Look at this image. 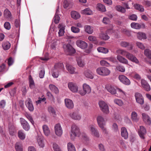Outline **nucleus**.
<instances>
[{
    "instance_id": "1",
    "label": "nucleus",
    "mask_w": 151,
    "mask_h": 151,
    "mask_svg": "<svg viewBox=\"0 0 151 151\" xmlns=\"http://www.w3.org/2000/svg\"><path fill=\"white\" fill-rule=\"evenodd\" d=\"M116 52L118 54L125 56L127 58L133 62L137 64L139 63L138 60L134 56L125 50L119 49L116 50Z\"/></svg>"
},
{
    "instance_id": "2",
    "label": "nucleus",
    "mask_w": 151,
    "mask_h": 151,
    "mask_svg": "<svg viewBox=\"0 0 151 151\" xmlns=\"http://www.w3.org/2000/svg\"><path fill=\"white\" fill-rule=\"evenodd\" d=\"M96 120L98 124L99 127L101 129L102 132L107 134V132L105 127L106 122L104 118L101 115L98 116L96 118Z\"/></svg>"
},
{
    "instance_id": "3",
    "label": "nucleus",
    "mask_w": 151,
    "mask_h": 151,
    "mask_svg": "<svg viewBox=\"0 0 151 151\" xmlns=\"http://www.w3.org/2000/svg\"><path fill=\"white\" fill-rule=\"evenodd\" d=\"M81 134L80 130L75 124H73L71 128L70 135L71 138L73 140L76 137H79Z\"/></svg>"
},
{
    "instance_id": "4",
    "label": "nucleus",
    "mask_w": 151,
    "mask_h": 151,
    "mask_svg": "<svg viewBox=\"0 0 151 151\" xmlns=\"http://www.w3.org/2000/svg\"><path fill=\"white\" fill-rule=\"evenodd\" d=\"M64 69V65L62 63H60L56 64L52 72V74L53 77L58 78L59 76V70H63Z\"/></svg>"
},
{
    "instance_id": "5",
    "label": "nucleus",
    "mask_w": 151,
    "mask_h": 151,
    "mask_svg": "<svg viewBox=\"0 0 151 151\" xmlns=\"http://www.w3.org/2000/svg\"><path fill=\"white\" fill-rule=\"evenodd\" d=\"M96 72L99 75L106 76L109 75L111 71L108 68L104 67H99L96 69Z\"/></svg>"
},
{
    "instance_id": "6",
    "label": "nucleus",
    "mask_w": 151,
    "mask_h": 151,
    "mask_svg": "<svg viewBox=\"0 0 151 151\" xmlns=\"http://www.w3.org/2000/svg\"><path fill=\"white\" fill-rule=\"evenodd\" d=\"M63 47L65 52L67 55H71L75 52V50L69 44H64Z\"/></svg>"
},
{
    "instance_id": "7",
    "label": "nucleus",
    "mask_w": 151,
    "mask_h": 151,
    "mask_svg": "<svg viewBox=\"0 0 151 151\" xmlns=\"http://www.w3.org/2000/svg\"><path fill=\"white\" fill-rule=\"evenodd\" d=\"M83 91H79V93L82 96H84L86 94H89L91 91V88L90 86L86 83L83 85Z\"/></svg>"
},
{
    "instance_id": "8",
    "label": "nucleus",
    "mask_w": 151,
    "mask_h": 151,
    "mask_svg": "<svg viewBox=\"0 0 151 151\" xmlns=\"http://www.w3.org/2000/svg\"><path fill=\"white\" fill-rule=\"evenodd\" d=\"M99 105L102 111L105 114H108L109 112L108 105L104 101H100Z\"/></svg>"
},
{
    "instance_id": "9",
    "label": "nucleus",
    "mask_w": 151,
    "mask_h": 151,
    "mask_svg": "<svg viewBox=\"0 0 151 151\" xmlns=\"http://www.w3.org/2000/svg\"><path fill=\"white\" fill-rule=\"evenodd\" d=\"M91 134L93 136L96 137H99L100 134L99 132L95 127V125L91 124L89 127Z\"/></svg>"
},
{
    "instance_id": "10",
    "label": "nucleus",
    "mask_w": 151,
    "mask_h": 151,
    "mask_svg": "<svg viewBox=\"0 0 151 151\" xmlns=\"http://www.w3.org/2000/svg\"><path fill=\"white\" fill-rule=\"evenodd\" d=\"M68 87L70 90L73 93H77L78 91V87L75 83L69 82L68 84Z\"/></svg>"
},
{
    "instance_id": "11",
    "label": "nucleus",
    "mask_w": 151,
    "mask_h": 151,
    "mask_svg": "<svg viewBox=\"0 0 151 151\" xmlns=\"http://www.w3.org/2000/svg\"><path fill=\"white\" fill-rule=\"evenodd\" d=\"M55 134L59 137H60L62 134L63 130L62 127L60 124H58L55 126Z\"/></svg>"
},
{
    "instance_id": "12",
    "label": "nucleus",
    "mask_w": 151,
    "mask_h": 151,
    "mask_svg": "<svg viewBox=\"0 0 151 151\" xmlns=\"http://www.w3.org/2000/svg\"><path fill=\"white\" fill-rule=\"evenodd\" d=\"M119 79L121 82L126 85H129L130 84L131 82L130 80L124 75H119Z\"/></svg>"
},
{
    "instance_id": "13",
    "label": "nucleus",
    "mask_w": 151,
    "mask_h": 151,
    "mask_svg": "<svg viewBox=\"0 0 151 151\" xmlns=\"http://www.w3.org/2000/svg\"><path fill=\"white\" fill-rule=\"evenodd\" d=\"M69 116L73 119L80 120L81 118V115L76 112H71L69 114Z\"/></svg>"
},
{
    "instance_id": "14",
    "label": "nucleus",
    "mask_w": 151,
    "mask_h": 151,
    "mask_svg": "<svg viewBox=\"0 0 151 151\" xmlns=\"http://www.w3.org/2000/svg\"><path fill=\"white\" fill-rule=\"evenodd\" d=\"M135 97L136 102L141 105L143 104L144 103V100L142 95L140 93H135Z\"/></svg>"
},
{
    "instance_id": "15",
    "label": "nucleus",
    "mask_w": 151,
    "mask_h": 151,
    "mask_svg": "<svg viewBox=\"0 0 151 151\" xmlns=\"http://www.w3.org/2000/svg\"><path fill=\"white\" fill-rule=\"evenodd\" d=\"M20 119L23 128L26 131H28L30 128V127L28 122L23 118H20Z\"/></svg>"
},
{
    "instance_id": "16",
    "label": "nucleus",
    "mask_w": 151,
    "mask_h": 151,
    "mask_svg": "<svg viewBox=\"0 0 151 151\" xmlns=\"http://www.w3.org/2000/svg\"><path fill=\"white\" fill-rule=\"evenodd\" d=\"M141 83L142 87L145 90L148 91L150 90V87L146 81L144 79H142Z\"/></svg>"
},
{
    "instance_id": "17",
    "label": "nucleus",
    "mask_w": 151,
    "mask_h": 151,
    "mask_svg": "<svg viewBox=\"0 0 151 151\" xmlns=\"http://www.w3.org/2000/svg\"><path fill=\"white\" fill-rule=\"evenodd\" d=\"M76 44L78 47L83 49H85L88 46V44L86 42L81 40H77Z\"/></svg>"
},
{
    "instance_id": "18",
    "label": "nucleus",
    "mask_w": 151,
    "mask_h": 151,
    "mask_svg": "<svg viewBox=\"0 0 151 151\" xmlns=\"http://www.w3.org/2000/svg\"><path fill=\"white\" fill-rule=\"evenodd\" d=\"M25 104L29 111H32L34 110V107L30 99H28L26 101Z\"/></svg>"
},
{
    "instance_id": "19",
    "label": "nucleus",
    "mask_w": 151,
    "mask_h": 151,
    "mask_svg": "<svg viewBox=\"0 0 151 151\" xmlns=\"http://www.w3.org/2000/svg\"><path fill=\"white\" fill-rule=\"evenodd\" d=\"M66 106L68 109H71L74 107V104L73 101L70 99H66L64 100Z\"/></svg>"
},
{
    "instance_id": "20",
    "label": "nucleus",
    "mask_w": 151,
    "mask_h": 151,
    "mask_svg": "<svg viewBox=\"0 0 151 151\" xmlns=\"http://www.w3.org/2000/svg\"><path fill=\"white\" fill-rule=\"evenodd\" d=\"M106 88L111 94L114 95L116 94V90L113 86L110 85H108L106 86Z\"/></svg>"
},
{
    "instance_id": "21",
    "label": "nucleus",
    "mask_w": 151,
    "mask_h": 151,
    "mask_svg": "<svg viewBox=\"0 0 151 151\" xmlns=\"http://www.w3.org/2000/svg\"><path fill=\"white\" fill-rule=\"evenodd\" d=\"M65 25L63 23L59 24L58 28L59 29L58 33L59 36H61L63 35L65 32Z\"/></svg>"
},
{
    "instance_id": "22",
    "label": "nucleus",
    "mask_w": 151,
    "mask_h": 151,
    "mask_svg": "<svg viewBox=\"0 0 151 151\" xmlns=\"http://www.w3.org/2000/svg\"><path fill=\"white\" fill-rule=\"evenodd\" d=\"M131 26L132 28L136 29H139L141 28H145V25L143 23L139 24L138 23L133 22L131 23Z\"/></svg>"
},
{
    "instance_id": "23",
    "label": "nucleus",
    "mask_w": 151,
    "mask_h": 151,
    "mask_svg": "<svg viewBox=\"0 0 151 151\" xmlns=\"http://www.w3.org/2000/svg\"><path fill=\"white\" fill-rule=\"evenodd\" d=\"M85 76L87 78L92 79L93 78V75L92 71L88 69L85 70L83 73Z\"/></svg>"
},
{
    "instance_id": "24",
    "label": "nucleus",
    "mask_w": 151,
    "mask_h": 151,
    "mask_svg": "<svg viewBox=\"0 0 151 151\" xmlns=\"http://www.w3.org/2000/svg\"><path fill=\"white\" fill-rule=\"evenodd\" d=\"M143 121L147 124L150 125L151 124V120L150 117L145 113L142 114Z\"/></svg>"
},
{
    "instance_id": "25",
    "label": "nucleus",
    "mask_w": 151,
    "mask_h": 151,
    "mask_svg": "<svg viewBox=\"0 0 151 151\" xmlns=\"http://www.w3.org/2000/svg\"><path fill=\"white\" fill-rule=\"evenodd\" d=\"M146 130L144 127L142 126L140 127V129L138 132V133L141 138L143 139L144 138V135L146 133Z\"/></svg>"
},
{
    "instance_id": "26",
    "label": "nucleus",
    "mask_w": 151,
    "mask_h": 151,
    "mask_svg": "<svg viewBox=\"0 0 151 151\" xmlns=\"http://www.w3.org/2000/svg\"><path fill=\"white\" fill-rule=\"evenodd\" d=\"M29 86L30 88L33 90H35L36 88H35V83L32 76L30 75L29 76Z\"/></svg>"
},
{
    "instance_id": "27",
    "label": "nucleus",
    "mask_w": 151,
    "mask_h": 151,
    "mask_svg": "<svg viewBox=\"0 0 151 151\" xmlns=\"http://www.w3.org/2000/svg\"><path fill=\"white\" fill-rule=\"evenodd\" d=\"M116 58L121 63L125 64L128 65V60L124 58L121 55H118L117 56Z\"/></svg>"
},
{
    "instance_id": "28",
    "label": "nucleus",
    "mask_w": 151,
    "mask_h": 151,
    "mask_svg": "<svg viewBox=\"0 0 151 151\" xmlns=\"http://www.w3.org/2000/svg\"><path fill=\"white\" fill-rule=\"evenodd\" d=\"M66 68L68 72L70 74H76L77 73L75 71V68L71 65L68 64L66 65Z\"/></svg>"
},
{
    "instance_id": "29",
    "label": "nucleus",
    "mask_w": 151,
    "mask_h": 151,
    "mask_svg": "<svg viewBox=\"0 0 151 151\" xmlns=\"http://www.w3.org/2000/svg\"><path fill=\"white\" fill-rule=\"evenodd\" d=\"M121 135L122 137L125 139L128 138V133L127 129L125 127H122L121 129Z\"/></svg>"
},
{
    "instance_id": "30",
    "label": "nucleus",
    "mask_w": 151,
    "mask_h": 151,
    "mask_svg": "<svg viewBox=\"0 0 151 151\" xmlns=\"http://www.w3.org/2000/svg\"><path fill=\"white\" fill-rule=\"evenodd\" d=\"M42 128L44 134L46 136H48L50 133V131L48 127L46 125H44L42 126Z\"/></svg>"
},
{
    "instance_id": "31",
    "label": "nucleus",
    "mask_w": 151,
    "mask_h": 151,
    "mask_svg": "<svg viewBox=\"0 0 151 151\" xmlns=\"http://www.w3.org/2000/svg\"><path fill=\"white\" fill-rule=\"evenodd\" d=\"M131 119L133 122H137L139 119L137 113L135 111H132L131 114Z\"/></svg>"
},
{
    "instance_id": "32",
    "label": "nucleus",
    "mask_w": 151,
    "mask_h": 151,
    "mask_svg": "<svg viewBox=\"0 0 151 151\" xmlns=\"http://www.w3.org/2000/svg\"><path fill=\"white\" fill-rule=\"evenodd\" d=\"M120 45L122 47H127L129 50H131L132 49V45L127 42L124 41L120 43Z\"/></svg>"
},
{
    "instance_id": "33",
    "label": "nucleus",
    "mask_w": 151,
    "mask_h": 151,
    "mask_svg": "<svg viewBox=\"0 0 151 151\" xmlns=\"http://www.w3.org/2000/svg\"><path fill=\"white\" fill-rule=\"evenodd\" d=\"M37 142L39 146L40 147L43 148L45 146L44 139L42 136H38L37 138Z\"/></svg>"
},
{
    "instance_id": "34",
    "label": "nucleus",
    "mask_w": 151,
    "mask_h": 151,
    "mask_svg": "<svg viewBox=\"0 0 151 151\" xmlns=\"http://www.w3.org/2000/svg\"><path fill=\"white\" fill-rule=\"evenodd\" d=\"M71 17L75 19H79L81 17L80 14L75 11H72L71 13Z\"/></svg>"
},
{
    "instance_id": "35",
    "label": "nucleus",
    "mask_w": 151,
    "mask_h": 151,
    "mask_svg": "<svg viewBox=\"0 0 151 151\" xmlns=\"http://www.w3.org/2000/svg\"><path fill=\"white\" fill-rule=\"evenodd\" d=\"M15 147L16 151H23L22 145L21 142H16Z\"/></svg>"
},
{
    "instance_id": "36",
    "label": "nucleus",
    "mask_w": 151,
    "mask_h": 151,
    "mask_svg": "<svg viewBox=\"0 0 151 151\" xmlns=\"http://www.w3.org/2000/svg\"><path fill=\"white\" fill-rule=\"evenodd\" d=\"M96 9L99 11L102 12L106 11V9L105 6L101 4H98L97 5Z\"/></svg>"
},
{
    "instance_id": "37",
    "label": "nucleus",
    "mask_w": 151,
    "mask_h": 151,
    "mask_svg": "<svg viewBox=\"0 0 151 151\" xmlns=\"http://www.w3.org/2000/svg\"><path fill=\"white\" fill-rule=\"evenodd\" d=\"M81 13L84 14L88 15H91L93 14V12L92 11L88 8L82 10L81 11Z\"/></svg>"
},
{
    "instance_id": "38",
    "label": "nucleus",
    "mask_w": 151,
    "mask_h": 151,
    "mask_svg": "<svg viewBox=\"0 0 151 151\" xmlns=\"http://www.w3.org/2000/svg\"><path fill=\"white\" fill-rule=\"evenodd\" d=\"M49 88L51 91L55 93H58L59 91L58 88L54 85L50 84L49 85Z\"/></svg>"
},
{
    "instance_id": "39",
    "label": "nucleus",
    "mask_w": 151,
    "mask_h": 151,
    "mask_svg": "<svg viewBox=\"0 0 151 151\" xmlns=\"http://www.w3.org/2000/svg\"><path fill=\"white\" fill-rule=\"evenodd\" d=\"M137 37L140 40L142 39H145L147 38V37L145 34L142 32H138L137 33Z\"/></svg>"
},
{
    "instance_id": "40",
    "label": "nucleus",
    "mask_w": 151,
    "mask_h": 151,
    "mask_svg": "<svg viewBox=\"0 0 151 151\" xmlns=\"http://www.w3.org/2000/svg\"><path fill=\"white\" fill-rule=\"evenodd\" d=\"M84 29L85 32L89 34H91L93 32V28L91 27L90 26L86 25L85 26Z\"/></svg>"
},
{
    "instance_id": "41",
    "label": "nucleus",
    "mask_w": 151,
    "mask_h": 151,
    "mask_svg": "<svg viewBox=\"0 0 151 151\" xmlns=\"http://www.w3.org/2000/svg\"><path fill=\"white\" fill-rule=\"evenodd\" d=\"M18 136L19 138L21 140L24 139L26 137L25 134L22 130H19L18 131Z\"/></svg>"
},
{
    "instance_id": "42",
    "label": "nucleus",
    "mask_w": 151,
    "mask_h": 151,
    "mask_svg": "<svg viewBox=\"0 0 151 151\" xmlns=\"http://www.w3.org/2000/svg\"><path fill=\"white\" fill-rule=\"evenodd\" d=\"M99 36L100 38L104 40H108L109 38V37L107 35V33L101 32Z\"/></svg>"
},
{
    "instance_id": "43",
    "label": "nucleus",
    "mask_w": 151,
    "mask_h": 151,
    "mask_svg": "<svg viewBox=\"0 0 151 151\" xmlns=\"http://www.w3.org/2000/svg\"><path fill=\"white\" fill-rule=\"evenodd\" d=\"M10 44L8 42H4L2 44L3 48L5 50L9 49L10 47Z\"/></svg>"
},
{
    "instance_id": "44",
    "label": "nucleus",
    "mask_w": 151,
    "mask_h": 151,
    "mask_svg": "<svg viewBox=\"0 0 151 151\" xmlns=\"http://www.w3.org/2000/svg\"><path fill=\"white\" fill-rule=\"evenodd\" d=\"M67 147L68 151H76L74 145L71 143H68Z\"/></svg>"
},
{
    "instance_id": "45",
    "label": "nucleus",
    "mask_w": 151,
    "mask_h": 151,
    "mask_svg": "<svg viewBox=\"0 0 151 151\" xmlns=\"http://www.w3.org/2000/svg\"><path fill=\"white\" fill-rule=\"evenodd\" d=\"M97 50L99 52H102L104 53H107L108 52V50L104 47H99L97 48Z\"/></svg>"
},
{
    "instance_id": "46",
    "label": "nucleus",
    "mask_w": 151,
    "mask_h": 151,
    "mask_svg": "<svg viewBox=\"0 0 151 151\" xmlns=\"http://www.w3.org/2000/svg\"><path fill=\"white\" fill-rule=\"evenodd\" d=\"M135 9L138 10L141 12H143L144 11V9L143 7L138 4H136L134 5Z\"/></svg>"
},
{
    "instance_id": "47",
    "label": "nucleus",
    "mask_w": 151,
    "mask_h": 151,
    "mask_svg": "<svg viewBox=\"0 0 151 151\" xmlns=\"http://www.w3.org/2000/svg\"><path fill=\"white\" fill-rule=\"evenodd\" d=\"M114 103L119 106H122L124 104L123 101L121 99H116L114 101Z\"/></svg>"
},
{
    "instance_id": "48",
    "label": "nucleus",
    "mask_w": 151,
    "mask_h": 151,
    "mask_svg": "<svg viewBox=\"0 0 151 151\" xmlns=\"http://www.w3.org/2000/svg\"><path fill=\"white\" fill-rule=\"evenodd\" d=\"M58 9L56 10V12L54 17V22L56 24L58 23L59 22L60 19V17L59 15L58 14Z\"/></svg>"
},
{
    "instance_id": "49",
    "label": "nucleus",
    "mask_w": 151,
    "mask_h": 151,
    "mask_svg": "<svg viewBox=\"0 0 151 151\" xmlns=\"http://www.w3.org/2000/svg\"><path fill=\"white\" fill-rule=\"evenodd\" d=\"M48 111L52 115L54 116L55 115L56 111L54 108L51 106H49L48 109Z\"/></svg>"
},
{
    "instance_id": "50",
    "label": "nucleus",
    "mask_w": 151,
    "mask_h": 151,
    "mask_svg": "<svg viewBox=\"0 0 151 151\" xmlns=\"http://www.w3.org/2000/svg\"><path fill=\"white\" fill-rule=\"evenodd\" d=\"M77 64L78 66L81 67H83L85 65L84 62L82 60L81 58H79L77 59Z\"/></svg>"
},
{
    "instance_id": "51",
    "label": "nucleus",
    "mask_w": 151,
    "mask_h": 151,
    "mask_svg": "<svg viewBox=\"0 0 151 151\" xmlns=\"http://www.w3.org/2000/svg\"><path fill=\"white\" fill-rule=\"evenodd\" d=\"M117 90L121 96L120 97H124L126 96V93L124 91L119 88H117Z\"/></svg>"
},
{
    "instance_id": "52",
    "label": "nucleus",
    "mask_w": 151,
    "mask_h": 151,
    "mask_svg": "<svg viewBox=\"0 0 151 151\" xmlns=\"http://www.w3.org/2000/svg\"><path fill=\"white\" fill-rule=\"evenodd\" d=\"M116 69L117 70L122 72H124L125 70L124 67L120 65L117 66L116 67Z\"/></svg>"
},
{
    "instance_id": "53",
    "label": "nucleus",
    "mask_w": 151,
    "mask_h": 151,
    "mask_svg": "<svg viewBox=\"0 0 151 151\" xmlns=\"http://www.w3.org/2000/svg\"><path fill=\"white\" fill-rule=\"evenodd\" d=\"M145 55L149 58L151 59V51L148 49H146L144 51Z\"/></svg>"
},
{
    "instance_id": "54",
    "label": "nucleus",
    "mask_w": 151,
    "mask_h": 151,
    "mask_svg": "<svg viewBox=\"0 0 151 151\" xmlns=\"http://www.w3.org/2000/svg\"><path fill=\"white\" fill-rule=\"evenodd\" d=\"M4 14L5 17L7 18H10L11 17V13L7 9H6L4 12Z\"/></svg>"
},
{
    "instance_id": "55",
    "label": "nucleus",
    "mask_w": 151,
    "mask_h": 151,
    "mask_svg": "<svg viewBox=\"0 0 151 151\" xmlns=\"http://www.w3.org/2000/svg\"><path fill=\"white\" fill-rule=\"evenodd\" d=\"M25 116L29 120V121H30L31 123L32 124H33L34 122L31 115L27 113L25 114Z\"/></svg>"
},
{
    "instance_id": "56",
    "label": "nucleus",
    "mask_w": 151,
    "mask_h": 151,
    "mask_svg": "<svg viewBox=\"0 0 151 151\" xmlns=\"http://www.w3.org/2000/svg\"><path fill=\"white\" fill-rule=\"evenodd\" d=\"M116 9L118 11L122 13H124L126 11L125 9L120 6H116Z\"/></svg>"
},
{
    "instance_id": "57",
    "label": "nucleus",
    "mask_w": 151,
    "mask_h": 151,
    "mask_svg": "<svg viewBox=\"0 0 151 151\" xmlns=\"http://www.w3.org/2000/svg\"><path fill=\"white\" fill-rule=\"evenodd\" d=\"M71 2L70 1L64 0L63 1V6L64 8H66L68 7L70 4Z\"/></svg>"
},
{
    "instance_id": "58",
    "label": "nucleus",
    "mask_w": 151,
    "mask_h": 151,
    "mask_svg": "<svg viewBox=\"0 0 151 151\" xmlns=\"http://www.w3.org/2000/svg\"><path fill=\"white\" fill-rule=\"evenodd\" d=\"M52 147L54 151H57L61 149L60 147L55 143H53Z\"/></svg>"
},
{
    "instance_id": "59",
    "label": "nucleus",
    "mask_w": 151,
    "mask_h": 151,
    "mask_svg": "<svg viewBox=\"0 0 151 151\" xmlns=\"http://www.w3.org/2000/svg\"><path fill=\"white\" fill-rule=\"evenodd\" d=\"M71 30L73 33H77L80 32V29L74 26H72L71 27Z\"/></svg>"
},
{
    "instance_id": "60",
    "label": "nucleus",
    "mask_w": 151,
    "mask_h": 151,
    "mask_svg": "<svg viewBox=\"0 0 151 151\" xmlns=\"http://www.w3.org/2000/svg\"><path fill=\"white\" fill-rule=\"evenodd\" d=\"M88 40L92 42H96L97 41L96 38L93 36H90L88 37Z\"/></svg>"
},
{
    "instance_id": "61",
    "label": "nucleus",
    "mask_w": 151,
    "mask_h": 151,
    "mask_svg": "<svg viewBox=\"0 0 151 151\" xmlns=\"http://www.w3.org/2000/svg\"><path fill=\"white\" fill-rule=\"evenodd\" d=\"M102 22L105 24H107L110 23V21L109 18L107 17H104L102 21Z\"/></svg>"
},
{
    "instance_id": "62",
    "label": "nucleus",
    "mask_w": 151,
    "mask_h": 151,
    "mask_svg": "<svg viewBox=\"0 0 151 151\" xmlns=\"http://www.w3.org/2000/svg\"><path fill=\"white\" fill-rule=\"evenodd\" d=\"M100 63L101 65L102 66L105 65L106 66H109V63L104 60H101Z\"/></svg>"
},
{
    "instance_id": "63",
    "label": "nucleus",
    "mask_w": 151,
    "mask_h": 151,
    "mask_svg": "<svg viewBox=\"0 0 151 151\" xmlns=\"http://www.w3.org/2000/svg\"><path fill=\"white\" fill-rule=\"evenodd\" d=\"M137 46L140 49L143 50L145 49V47L143 44L140 42H137L136 43Z\"/></svg>"
},
{
    "instance_id": "64",
    "label": "nucleus",
    "mask_w": 151,
    "mask_h": 151,
    "mask_svg": "<svg viewBox=\"0 0 151 151\" xmlns=\"http://www.w3.org/2000/svg\"><path fill=\"white\" fill-rule=\"evenodd\" d=\"M45 75V70L42 69L41 70L39 74V77L40 78H42L44 77Z\"/></svg>"
}]
</instances>
